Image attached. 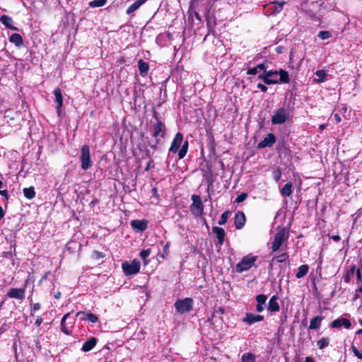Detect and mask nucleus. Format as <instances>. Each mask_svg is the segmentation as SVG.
Instances as JSON below:
<instances>
[{"instance_id":"1","label":"nucleus","mask_w":362,"mask_h":362,"mask_svg":"<svg viewBox=\"0 0 362 362\" xmlns=\"http://www.w3.org/2000/svg\"><path fill=\"white\" fill-rule=\"evenodd\" d=\"M267 76L268 79L273 81L272 84L288 83L290 82L288 73L286 71L281 69H280L278 71L269 70L267 71Z\"/></svg>"},{"instance_id":"2","label":"nucleus","mask_w":362,"mask_h":362,"mask_svg":"<svg viewBox=\"0 0 362 362\" xmlns=\"http://www.w3.org/2000/svg\"><path fill=\"white\" fill-rule=\"evenodd\" d=\"M165 135V124L160 120H157L156 123L153 124V136L156 138L155 141L149 143L151 148L156 149L157 146L160 144V139L164 138Z\"/></svg>"},{"instance_id":"3","label":"nucleus","mask_w":362,"mask_h":362,"mask_svg":"<svg viewBox=\"0 0 362 362\" xmlns=\"http://www.w3.org/2000/svg\"><path fill=\"white\" fill-rule=\"evenodd\" d=\"M256 260L257 257L252 255L244 257L241 261L237 264L235 268L236 272L238 273H242L248 270L255 264Z\"/></svg>"},{"instance_id":"4","label":"nucleus","mask_w":362,"mask_h":362,"mask_svg":"<svg viewBox=\"0 0 362 362\" xmlns=\"http://www.w3.org/2000/svg\"><path fill=\"white\" fill-rule=\"evenodd\" d=\"M289 117V112L284 107H280L276 110L272 117L271 122L272 124H282L285 123Z\"/></svg>"},{"instance_id":"5","label":"nucleus","mask_w":362,"mask_h":362,"mask_svg":"<svg viewBox=\"0 0 362 362\" xmlns=\"http://www.w3.org/2000/svg\"><path fill=\"white\" fill-rule=\"evenodd\" d=\"M141 267L140 262L134 259L131 262H124L122 264L123 272L127 276L136 274L139 272Z\"/></svg>"},{"instance_id":"6","label":"nucleus","mask_w":362,"mask_h":362,"mask_svg":"<svg viewBox=\"0 0 362 362\" xmlns=\"http://www.w3.org/2000/svg\"><path fill=\"white\" fill-rule=\"evenodd\" d=\"M81 151V168L86 170L93 165V162L90 159V148L88 145H83Z\"/></svg>"},{"instance_id":"7","label":"nucleus","mask_w":362,"mask_h":362,"mask_svg":"<svg viewBox=\"0 0 362 362\" xmlns=\"http://www.w3.org/2000/svg\"><path fill=\"white\" fill-rule=\"evenodd\" d=\"M175 307L176 310L180 314L189 312L193 307V300L191 298H185L183 300H178L175 303Z\"/></svg>"},{"instance_id":"8","label":"nucleus","mask_w":362,"mask_h":362,"mask_svg":"<svg viewBox=\"0 0 362 362\" xmlns=\"http://www.w3.org/2000/svg\"><path fill=\"white\" fill-rule=\"evenodd\" d=\"M192 204L190 205V211L196 216H201L203 214L204 206L199 195L192 196Z\"/></svg>"},{"instance_id":"9","label":"nucleus","mask_w":362,"mask_h":362,"mask_svg":"<svg viewBox=\"0 0 362 362\" xmlns=\"http://www.w3.org/2000/svg\"><path fill=\"white\" fill-rule=\"evenodd\" d=\"M286 236V233L284 228H281L277 230L274 237V241L272 242V249L274 252H276L279 249L282 243L284 242Z\"/></svg>"},{"instance_id":"10","label":"nucleus","mask_w":362,"mask_h":362,"mask_svg":"<svg viewBox=\"0 0 362 362\" xmlns=\"http://www.w3.org/2000/svg\"><path fill=\"white\" fill-rule=\"evenodd\" d=\"M276 142V137L274 134H268L264 139L257 144V148L261 149L266 147H272Z\"/></svg>"},{"instance_id":"11","label":"nucleus","mask_w":362,"mask_h":362,"mask_svg":"<svg viewBox=\"0 0 362 362\" xmlns=\"http://www.w3.org/2000/svg\"><path fill=\"white\" fill-rule=\"evenodd\" d=\"M183 141V135L182 134L178 132L175 134L173 141L171 144L169 151L173 153H177Z\"/></svg>"},{"instance_id":"12","label":"nucleus","mask_w":362,"mask_h":362,"mask_svg":"<svg viewBox=\"0 0 362 362\" xmlns=\"http://www.w3.org/2000/svg\"><path fill=\"white\" fill-rule=\"evenodd\" d=\"M332 328H339L344 326L346 329H349L351 326V322L347 318H338L333 320L330 325Z\"/></svg>"},{"instance_id":"13","label":"nucleus","mask_w":362,"mask_h":362,"mask_svg":"<svg viewBox=\"0 0 362 362\" xmlns=\"http://www.w3.org/2000/svg\"><path fill=\"white\" fill-rule=\"evenodd\" d=\"M264 320V316L260 315H255L252 313H246L245 317L243 321L248 325H251L257 322H260Z\"/></svg>"},{"instance_id":"14","label":"nucleus","mask_w":362,"mask_h":362,"mask_svg":"<svg viewBox=\"0 0 362 362\" xmlns=\"http://www.w3.org/2000/svg\"><path fill=\"white\" fill-rule=\"evenodd\" d=\"M324 320V317L322 315H317L310 320V325L308 326V330H317L320 328L322 322Z\"/></svg>"},{"instance_id":"15","label":"nucleus","mask_w":362,"mask_h":362,"mask_svg":"<svg viewBox=\"0 0 362 362\" xmlns=\"http://www.w3.org/2000/svg\"><path fill=\"white\" fill-rule=\"evenodd\" d=\"M245 223V216L243 212L238 211L234 218V224L237 229H241Z\"/></svg>"},{"instance_id":"16","label":"nucleus","mask_w":362,"mask_h":362,"mask_svg":"<svg viewBox=\"0 0 362 362\" xmlns=\"http://www.w3.org/2000/svg\"><path fill=\"white\" fill-rule=\"evenodd\" d=\"M54 95L55 96V100L57 103V110L58 115H60L62 112V107L63 105V96L62 94L61 89L59 88H57L54 90Z\"/></svg>"},{"instance_id":"17","label":"nucleus","mask_w":362,"mask_h":362,"mask_svg":"<svg viewBox=\"0 0 362 362\" xmlns=\"http://www.w3.org/2000/svg\"><path fill=\"white\" fill-rule=\"evenodd\" d=\"M97 342H98V339L95 338V337H92L89 338L83 344L81 351L83 352L90 351L95 346Z\"/></svg>"},{"instance_id":"18","label":"nucleus","mask_w":362,"mask_h":362,"mask_svg":"<svg viewBox=\"0 0 362 362\" xmlns=\"http://www.w3.org/2000/svg\"><path fill=\"white\" fill-rule=\"evenodd\" d=\"M212 231L216 235L218 245H223V243L224 242L225 235H226L225 230L222 228H220L218 226H214L212 228Z\"/></svg>"},{"instance_id":"19","label":"nucleus","mask_w":362,"mask_h":362,"mask_svg":"<svg viewBox=\"0 0 362 362\" xmlns=\"http://www.w3.org/2000/svg\"><path fill=\"white\" fill-rule=\"evenodd\" d=\"M131 226L134 229L142 232L147 228V221L145 220H133L131 222Z\"/></svg>"},{"instance_id":"20","label":"nucleus","mask_w":362,"mask_h":362,"mask_svg":"<svg viewBox=\"0 0 362 362\" xmlns=\"http://www.w3.org/2000/svg\"><path fill=\"white\" fill-rule=\"evenodd\" d=\"M0 21L7 28H9V29L13 30H17V28L13 26V19L10 16H6V15H3L0 18Z\"/></svg>"},{"instance_id":"21","label":"nucleus","mask_w":362,"mask_h":362,"mask_svg":"<svg viewBox=\"0 0 362 362\" xmlns=\"http://www.w3.org/2000/svg\"><path fill=\"white\" fill-rule=\"evenodd\" d=\"M278 296H272L269 301L268 310L271 312H277L279 310V305L277 302Z\"/></svg>"},{"instance_id":"22","label":"nucleus","mask_w":362,"mask_h":362,"mask_svg":"<svg viewBox=\"0 0 362 362\" xmlns=\"http://www.w3.org/2000/svg\"><path fill=\"white\" fill-rule=\"evenodd\" d=\"M138 68L139 70V73L142 76H146L147 75L149 70V66L143 59L139 60Z\"/></svg>"},{"instance_id":"23","label":"nucleus","mask_w":362,"mask_h":362,"mask_svg":"<svg viewBox=\"0 0 362 362\" xmlns=\"http://www.w3.org/2000/svg\"><path fill=\"white\" fill-rule=\"evenodd\" d=\"M69 315H70L69 313L65 314L62 317V318L61 320V322H60V329L66 335H70L71 334V331L66 327V323H65L66 320L68 318Z\"/></svg>"},{"instance_id":"24","label":"nucleus","mask_w":362,"mask_h":362,"mask_svg":"<svg viewBox=\"0 0 362 362\" xmlns=\"http://www.w3.org/2000/svg\"><path fill=\"white\" fill-rule=\"evenodd\" d=\"M146 0H136L132 4H131L127 9V14H131L136 11L141 5H143Z\"/></svg>"},{"instance_id":"25","label":"nucleus","mask_w":362,"mask_h":362,"mask_svg":"<svg viewBox=\"0 0 362 362\" xmlns=\"http://www.w3.org/2000/svg\"><path fill=\"white\" fill-rule=\"evenodd\" d=\"M9 40L11 42L13 43L17 47L21 46L23 42L21 35L18 33H13L10 36Z\"/></svg>"},{"instance_id":"26","label":"nucleus","mask_w":362,"mask_h":362,"mask_svg":"<svg viewBox=\"0 0 362 362\" xmlns=\"http://www.w3.org/2000/svg\"><path fill=\"white\" fill-rule=\"evenodd\" d=\"M309 267L307 264H303L298 269V272L296 274L297 279H300L305 276L308 272Z\"/></svg>"},{"instance_id":"27","label":"nucleus","mask_w":362,"mask_h":362,"mask_svg":"<svg viewBox=\"0 0 362 362\" xmlns=\"http://www.w3.org/2000/svg\"><path fill=\"white\" fill-rule=\"evenodd\" d=\"M285 3H286L285 1L274 3L273 5L270 8V9L272 10V13L277 14V13H280L283 9V6L285 4Z\"/></svg>"},{"instance_id":"28","label":"nucleus","mask_w":362,"mask_h":362,"mask_svg":"<svg viewBox=\"0 0 362 362\" xmlns=\"http://www.w3.org/2000/svg\"><path fill=\"white\" fill-rule=\"evenodd\" d=\"M330 339L328 337H322L317 341V346L319 349H323L329 346Z\"/></svg>"},{"instance_id":"29","label":"nucleus","mask_w":362,"mask_h":362,"mask_svg":"<svg viewBox=\"0 0 362 362\" xmlns=\"http://www.w3.org/2000/svg\"><path fill=\"white\" fill-rule=\"evenodd\" d=\"M356 267L352 265L349 269L346 271V274L344 276L343 279L346 283H349L351 279L354 276Z\"/></svg>"},{"instance_id":"30","label":"nucleus","mask_w":362,"mask_h":362,"mask_svg":"<svg viewBox=\"0 0 362 362\" xmlns=\"http://www.w3.org/2000/svg\"><path fill=\"white\" fill-rule=\"evenodd\" d=\"M292 184L291 182L286 183L281 190V194L284 197H289L292 193Z\"/></svg>"},{"instance_id":"31","label":"nucleus","mask_w":362,"mask_h":362,"mask_svg":"<svg viewBox=\"0 0 362 362\" xmlns=\"http://www.w3.org/2000/svg\"><path fill=\"white\" fill-rule=\"evenodd\" d=\"M23 194H24V196L28 199H32L35 197V189L33 187H28V188H24L23 189Z\"/></svg>"},{"instance_id":"32","label":"nucleus","mask_w":362,"mask_h":362,"mask_svg":"<svg viewBox=\"0 0 362 362\" xmlns=\"http://www.w3.org/2000/svg\"><path fill=\"white\" fill-rule=\"evenodd\" d=\"M315 75L317 76V78H315V81L317 83H322L326 79L327 73L324 70H317L315 72Z\"/></svg>"},{"instance_id":"33","label":"nucleus","mask_w":362,"mask_h":362,"mask_svg":"<svg viewBox=\"0 0 362 362\" xmlns=\"http://www.w3.org/2000/svg\"><path fill=\"white\" fill-rule=\"evenodd\" d=\"M255 359V356L252 353L244 354L241 357L242 362H254Z\"/></svg>"},{"instance_id":"34","label":"nucleus","mask_w":362,"mask_h":362,"mask_svg":"<svg viewBox=\"0 0 362 362\" xmlns=\"http://www.w3.org/2000/svg\"><path fill=\"white\" fill-rule=\"evenodd\" d=\"M107 0H94L89 2V6L91 8L103 6L107 3Z\"/></svg>"},{"instance_id":"35","label":"nucleus","mask_w":362,"mask_h":362,"mask_svg":"<svg viewBox=\"0 0 362 362\" xmlns=\"http://www.w3.org/2000/svg\"><path fill=\"white\" fill-rule=\"evenodd\" d=\"M228 214H229L228 211H224L221 214V218L218 221V225H224L227 222V220L228 218Z\"/></svg>"},{"instance_id":"36","label":"nucleus","mask_w":362,"mask_h":362,"mask_svg":"<svg viewBox=\"0 0 362 362\" xmlns=\"http://www.w3.org/2000/svg\"><path fill=\"white\" fill-rule=\"evenodd\" d=\"M258 78L259 79H261L262 81H263L264 82L265 84L267 85H271L272 84V82L271 80L268 79L267 78V71H264V73L263 72L262 74H259L258 76Z\"/></svg>"},{"instance_id":"37","label":"nucleus","mask_w":362,"mask_h":362,"mask_svg":"<svg viewBox=\"0 0 362 362\" xmlns=\"http://www.w3.org/2000/svg\"><path fill=\"white\" fill-rule=\"evenodd\" d=\"M318 37L322 40H327L331 37V33L327 30L320 31Z\"/></svg>"},{"instance_id":"38","label":"nucleus","mask_w":362,"mask_h":362,"mask_svg":"<svg viewBox=\"0 0 362 362\" xmlns=\"http://www.w3.org/2000/svg\"><path fill=\"white\" fill-rule=\"evenodd\" d=\"M87 320L94 324L99 321V318L97 315L88 313V315H87Z\"/></svg>"},{"instance_id":"39","label":"nucleus","mask_w":362,"mask_h":362,"mask_svg":"<svg viewBox=\"0 0 362 362\" xmlns=\"http://www.w3.org/2000/svg\"><path fill=\"white\" fill-rule=\"evenodd\" d=\"M248 197V194L245 192L241 193L239 194L236 199H235V203H240L243 201H245Z\"/></svg>"},{"instance_id":"40","label":"nucleus","mask_w":362,"mask_h":362,"mask_svg":"<svg viewBox=\"0 0 362 362\" xmlns=\"http://www.w3.org/2000/svg\"><path fill=\"white\" fill-rule=\"evenodd\" d=\"M267 299V296H256V300L257 303L264 305Z\"/></svg>"},{"instance_id":"41","label":"nucleus","mask_w":362,"mask_h":362,"mask_svg":"<svg viewBox=\"0 0 362 362\" xmlns=\"http://www.w3.org/2000/svg\"><path fill=\"white\" fill-rule=\"evenodd\" d=\"M151 253V250L150 249H147V250H143L140 252V257L141 259H143L144 260H145L146 259L147 257L149 256Z\"/></svg>"},{"instance_id":"42","label":"nucleus","mask_w":362,"mask_h":362,"mask_svg":"<svg viewBox=\"0 0 362 362\" xmlns=\"http://www.w3.org/2000/svg\"><path fill=\"white\" fill-rule=\"evenodd\" d=\"M92 257L95 259H100L104 257V255L103 252L99 251H93Z\"/></svg>"},{"instance_id":"43","label":"nucleus","mask_w":362,"mask_h":362,"mask_svg":"<svg viewBox=\"0 0 362 362\" xmlns=\"http://www.w3.org/2000/svg\"><path fill=\"white\" fill-rule=\"evenodd\" d=\"M88 315V313L79 311L76 313V316L79 317L81 320H87V315Z\"/></svg>"},{"instance_id":"44","label":"nucleus","mask_w":362,"mask_h":362,"mask_svg":"<svg viewBox=\"0 0 362 362\" xmlns=\"http://www.w3.org/2000/svg\"><path fill=\"white\" fill-rule=\"evenodd\" d=\"M40 309V304L39 303H34L31 308L30 315L31 316L34 315V313L39 310Z\"/></svg>"},{"instance_id":"45","label":"nucleus","mask_w":362,"mask_h":362,"mask_svg":"<svg viewBox=\"0 0 362 362\" xmlns=\"http://www.w3.org/2000/svg\"><path fill=\"white\" fill-rule=\"evenodd\" d=\"M352 350L354 354V355L360 359H362V351L360 352L355 346H352Z\"/></svg>"},{"instance_id":"46","label":"nucleus","mask_w":362,"mask_h":362,"mask_svg":"<svg viewBox=\"0 0 362 362\" xmlns=\"http://www.w3.org/2000/svg\"><path fill=\"white\" fill-rule=\"evenodd\" d=\"M288 258V255L286 254H282L276 257V260L279 262H284Z\"/></svg>"},{"instance_id":"47","label":"nucleus","mask_w":362,"mask_h":362,"mask_svg":"<svg viewBox=\"0 0 362 362\" xmlns=\"http://www.w3.org/2000/svg\"><path fill=\"white\" fill-rule=\"evenodd\" d=\"M9 328V325L4 322L1 327H0V335H1L3 333H4L6 330H8Z\"/></svg>"},{"instance_id":"48","label":"nucleus","mask_w":362,"mask_h":362,"mask_svg":"<svg viewBox=\"0 0 362 362\" xmlns=\"http://www.w3.org/2000/svg\"><path fill=\"white\" fill-rule=\"evenodd\" d=\"M257 70L258 69H257V66L248 69L247 71V74H248V75H255L258 72Z\"/></svg>"},{"instance_id":"49","label":"nucleus","mask_w":362,"mask_h":362,"mask_svg":"<svg viewBox=\"0 0 362 362\" xmlns=\"http://www.w3.org/2000/svg\"><path fill=\"white\" fill-rule=\"evenodd\" d=\"M177 152H178L179 158L181 159V158H183L186 156L187 151L185 149L181 148Z\"/></svg>"},{"instance_id":"50","label":"nucleus","mask_w":362,"mask_h":362,"mask_svg":"<svg viewBox=\"0 0 362 362\" xmlns=\"http://www.w3.org/2000/svg\"><path fill=\"white\" fill-rule=\"evenodd\" d=\"M257 69L262 71L264 73V71H268L267 70V66L264 64H259L258 65H257Z\"/></svg>"},{"instance_id":"51","label":"nucleus","mask_w":362,"mask_h":362,"mask_svg":"<svg viewBox=\"0 0 362 362\" xmlns=\"http://www.w3.org/2000/svg\"><path fill=\"white\" fill-rule=\"evenodd\" d=\"M257 88H259L262 90V92H263V93H266L267 90V87L265 85L262 84V83H258Z\"/></svg>"},{"instance_id":"52","label":"nucleus","mask_w":362,"mask_h":362,"mask_svg":"<svg viewBox=\"0 0 362 362\" xmlns=\"http://www.w3.org/2000/svg\"><path fill=\"white\" fill-rule=\"evenodd\" d=\"M42 321H43L42 318L40 317H38L35 320V325H36V327H38L42 325Z\"/></svg>"},{"instance_id":"53","label":"nucleus","mask_w":362,"mask_h":362,"mask_svg":"<svg viewBox=\"0 0 362 362\" xmlns=\"http://www.w3.org/2000/svg\"><path fill=\"white\" fill-rule=\"evenodd\" d=\"M264 307L263 306V305H262V304H259V303H257V304L256 310H257V311L258 313H261V312H262V311H263V310H264Z\"/></svg>"},{"instance_id":"54","label":"nucleus","mask_w":362,"mask_h":362,"mask_svg":"<svg viewBox=\"0 0 362 362\" xmlns=\"http://www.w3.org/2000/svg\"><path fill=\"white\" fill-rule=\"evenodd\" d=\"M0 194L4 196L6 198V199L8 200V192L6 189H4V190L0 189Z\"/></svg>"},{"instance_id":"55","label":"nucleus","mask_w":362,"mask_h":362,"mask_svg":"<svg viewBox=\"0 0 362 362\" xmlns=\"http://www.w3.org/2000/svg\"><path fill=\"white\" fill-rule=\"evenodd\" d=\"M170 243H167L164 247H163V252L165 254H168V250H169Z\"/></svg>"},{"instance_id":"56","label":"nucleus","mask_w":362,"mask_h":362,"mask_svg":"<svg viewBox=\"0 0 362 362\" xmlns=\"http://www.w3.org/2000/svg\"><path fill=\"white\" fill-rule=\"evenodd\" d=\"M356 279L358 281H360L361 279V271L359 269H357L356 271Z\"/></svg>"},{"instance_id":"57","label":"nucleus","mask_w":362,"mask_h":362,"mask_svg":"<svg viewBox=\"0 0 362 362\" xmlns=\"http://www.w3.org/2000/svg\"><path fill=\"white\" fill-rule=\"evenodd\" d=\"M331 238H332L333 240L336 241V242L339 241V240H340V239H341V238H340V236H339V235H332V236L331 237Z\"/></svg>"},{"instance_id":"58","label":"nucleus","mask_w":362,"mask_h":362,"mask_svg":"<svg viewBox=\"0 0 362 362\" xmlns=\"http://www.w3.org/2000/svg\"><path fill=\"white\" fill-rule=\"evenodd\" d=\"M4 215H5V211L3 209V208L1 207V206L0 205V220L4 216Z\"/></svg>"},{"instance_id":"59","label":"nucleus","mask_w":362,"mask_h":362,"mask_svg":"<svg viewBox=\"0 0 362 362\" xmlns=\"http://www.w3.org/2000/svg\"><path fill=\"white\" fill-rule=\"evenodd\" d=\"M334 119H336V121H337V123L340 122H341V117H340V116H339V115H338V114H334Z\"/></svg>"},{"instance_id":"60","label":"nucleus","mask_w":362,"mask_h":362,"mask_svg":"<svg viewBox=\"0 0 362 362\" xmlns=\"http://www.w3.org/2000/svg\"><path fill=\"white\" fill-rule=\"evenodd\" d=\"M284 47H281V46H279L276 48V52L279 54H281L282 53V50H283Z\"/></svg>"},{"instance_id":"61","label":"nucleus","mask_w":362,"mask_h":362,"mask_svg":"<svg viewBox=\"0 0 362 362\" xmlns=\"http://www.w3.org/2000/svg\"><path fill=\"white\" fill-rule=\"evenodd\" d=\"M182 149H185L187 151V149H188V141H186L184 144L182 145Z\"/></svg>"},{"instance_id":"62","label":"nucleus","mask_w":362,"mask_h":362,"mask_svg":"<svg viewBox=\"0 0 362 362\" xmlns=\"http://www.w3.org/2000/svg\"><path fill=\"white\" fill-rule=\"evenodd\" d=\"M11 298H16L20 300H23L24 298V296H8Z\"/></svg>"},{"instance_id":"63","label":"nucleus","mask_w":362,"mask_h":362,"mask_svg":"<svg viewBox=\"0 0 362 362\" xmlns=\"http://www.w3.org/2000/svg\"><path fill=\"white\" fill-rule=\"evenodd\" d=\"M305 362H314V360L312 357L308 356L305 358Z\"/></svg>"},{"instance_id":"64","label":"nucleus","mask_w":362,"mask_h":362,"mask_svg":"<svg viewBox=\"0 0 362 362\" xmlns=\"http://www.w3.org/2000/svg\"><path fill=\"white\" fill-rule=\"evenodd\" d=\"M7 294H11V295H13V294H18V292L15 289H11L8 291V293Z\"/></svg>"}]
</instances>
